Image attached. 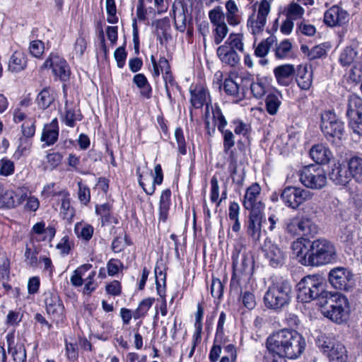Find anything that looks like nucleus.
<instances>
[{"mask_svg": "<svg viewBox=\"0 0 362 362\" xmlns=\"http://www.w3.org/2000/svg\"><path fill=\"white\" fill-rule=\"evenodd\" d=\"M293 253L304 266L320 267L335 262L337 259L334 245L326 239L312 242L298 238L291 245Z\"/></svg>", "mask_w": 362, "mask_h": 362, "instance_id": "f257e3e1", "label": "nucleus"}, {"mask_svg": "<svg viewBox=\"0 0 362 362\" xmlns=\"http://www.w3.org/2000/svg\"><path fill=\"white\" fill-rule=\"evenodd\" d=\"M297 298L302 303L317 300L319 305L327 298L329 291L325 289L322 280L317 276L308 275L303 277L297 284Z\"/></svg>", "mask_w": 362, "mask_h": 362, "instance_id": "f03ea898", "label": "nucleus"}, {"mask_svg": "<svg viewBox=\"0 0 362 362\" xmlns=\"http://www.w3.org/2000/svg\"><path fill=\"white\" fill-rule=\"evenodd\" d=\"M292 286L288 280L282 279L271 284L264 296L265 306L272 310H281L291 300Z\"/></svg>", "mask_w": 362, "mask_h": 362, "instance_id": "7ed1b4c3", "label": "nucleus"}, {"mask_svg": "<svg viewBox=\"0 0 362 362\" xmlns=\"http://www.w3.org/2000/svg\"><path fill=\"white\" fill-rule=\"evenodd\" d=\"M349 304L348 299L344 295L330 292L327 298L323 300L320 305L322 308V313L326 317L341 324L348 317Z\"/></svg>", "mask_w": 362, "mask_h": 362, "instance_id": "20e7f679", "label": "nucleus"}, {"mask_svg": "<svg viewBox=\"0 0 362 362\" xmlns=\"http://www.w3.org/2000/svg\"><path fill=\"white\" fill-rule=\"evenodd\" d=\"M320 128L327 140L340 145L344 133V124L332 111H325L321 115Z\"/></svg>", "mask_w": 362, "mask_h": 362, "instance_id": "39448f33", "label": "nucleus"}, {"mask_svg": "<svg viewBox=\"0 0 362 362\" xmlns=\"http://www.w3.org/2000/svg\"><path fill=\"white\" fill-rule=\"evenodd\" d=\"M233 279H249L252 274L253 260L243 246L235 247L232 254Z\"/></svg>", "mask_w": 362, "mask_h": 362, "instance_id": "423d86ee", "label": "nucleus"}, {"mask_svg": "<svg viewBox=\"0 0 362 362\" xmlns=\"http://www.w3.org/2000/svg\"><path fill=\"white\" fill-rule=\"evenodd\" d=\"M300 182L306 187L320 189L327 185V176L325 170L317 165H309L299 171Z\"/></svg>", "mask_w": 362, "mask_h": 362, "instance_id": "0eeeda50", "label": "nucleus"}, {"mask_svg": "<svg viewBox=\"0 0 362 362\" xmlns=\"http://www.w3.org/2000/svg\"><path fill=\"white\" fill-rule=\"evenodd\" d=\"M288 329H283L270 334L267 339L266 346L272 355V362H287L284 358L288 334Z\"/></svg>", "mask_w": 362, "mask_h": 362, "instance_id": "6e6552de", "label": "nucleus"}, {"mask_svg": "<svg viewBox=\"0 0 362 362\" xmlns=\"http://www.w3.org/2000/svg\"><path fill=\"white\" fill-rule=\"evenodd\" d=\"M285 231L292 236L314 235L317 227L308 216H296L286 221Z\"/></svg>", "mask_w": 362, "mask_h": 362, "instance_id": "1a4fd4ad", "label": "nucleus"}, {"mask_svg": "<svg viewBox=\"0 0 362 362\" xmlns=\"http://www.w3.org/2000/svg\"><path fill=\"white\" fill-rule=\"evenodd\" d=\"M313 194L306 189L288 186L281 192L280 199L284 205L291 209H297L305 202L312 199Z\"/></svg>", "mask_w": 362, "mask_h": 362, "instance_id": "9d476101", "label": "nucleus"}, {"mask_svg": "<svg viewBox=\"0 0 362 362\" xmlns=\"http://www.w3.org/2000/svg\"><path fill=\"white\" fill-rule=\"evenodd\" d=\"M328 279L334 288L341 291H349L356 284L354 274L349 269L342 267L331 269Z\"/></svg>", "mask_w": 362, "mask_h": 362, "instance_id": "9b49d317", "label": "nucleus"}, {"mask_svg": "<svg viewBox=\"0 0 362 362\" xmlns=\"http://www.w3.org/2000/svg\"><path fill=\"white\" fill-rule=\"evenodd\" d=\"M346 115L349 125L356 136V139L361 138V124H362V99L354 93L349 96Z\"/></svg>", "mask_w": 362, "mask_h": 362, "instance_id": "f8f14e48", "label": "nucleus"}, {"mask_svg": "<svg viewBox=\"0 0 362 362\" xmlns=\"http://www.w3.org/2000/svg\"><path fill=\"white\" fill-rule=\"evenodd\" d=\"M271 9V4L267 0H261L259 3L257 15L255 11L249 17L247 27L253 35L261 33L266 25L267 18Z\"/></svg>", "mask_w": 362, "mask_h": 362, "instance_id": "ddd939ff", "label": "nucleus"}, {"mask_svg": "<svg viewBox=\"0 0 362 362\" xmlns=\"http://www.w3.org/2000/svg\"><path fill=\"white\" fill-rule=\"evenodd\" d=\"M262 252L268 264L274 268L281 267L285 262L286 253L284 250L268 238L264 242Z\"/></svg>", "mask_w": 362, "mask_h": 362, "instance_id": "4468645a", "label": "nucleus"}, {"mask_svg": "<svg viewBox=\"0 0 362 362\" xmlns=\"http://www.w3.org/2000/svg\"><path fill=\"white\" fill-rule=\"evenodd\" d=\"M44 303L47 313L57 322L65 319L64 305L56 291H47L44 293Z\"/></svg>", "mask_w": 362, "mask_h": 362, "instance_id": "2eb2a0df", "label": "nucleus"}, {"mask_svg": "<svg viewBox=\"0 0 362 362\" xmlns=\"http://www.w3.org/2000/svg\"><path fill=\"white\" fill-rule=\"evenodd\" d=\"M261 187L257 182L247 188L243 204L250 213H261L264 209V204L260 200Z\"/></svg>", "mask_w": 362, "mask_h": 362, "instance_id": "dca6fc26", "label": "nucleus"}, {"mask_svg": "<svg viewBox=\"0 0 362 362\" xmlns=\"http://www.w3.org/2000/svg\"><path fill=\"white\" fill-rule=\"evenodd\" d=\"M42 67L51 69L53 75L62 81H66L69 78V65L64 59L57 54H51Z\"/></svg>", "mask_w": 362, "mask_h": 362, "instance_id": "f3484780", "label": "nucleus"}, {"mask_svg": "<svg viewBox=\"0 0 362 362\" xmlns=\"http://www.w3.org/2000/svg\"><path fill=\"white\" fill-rule=\"evenodd\" d=\"M306 342L304 337L293 329L288 330L284 358H298L304 351Z\"/></svg>", "mask_w": 362, "mask_h": 362, "instance_id": "a211bd4d", "label": "nucleus"}, {"mask_svg": "<svg viewBox=\"0 0 362 362\" xmlns=\"http://www.w3.org/2000/svg\"><path fill=\"white\" fill-rule=\"evenodd\" d=\"M190 102L194 108H201L206 105L205 116L210 113V107L212 105L208 102L209 93L208 90L202 84L192 85L189 88Z\"/></svg>", "mask_w": 362, "mask_h": 362, "instance_id": "6ab92c4d", "label": "nucleus"}, {"mask_svg": "<svg viewBox=\"0 0 362 362\" xmlns=\"http://www.w3.org/2000/svg\"><path fill=\"white\" fill-rule=\"evenodd\" d=\"M28 197V192L23 188L16 190H6L0 196V204L8 209L15 208L21 204Z\"/></svg>", "mask_w": 362, "mask_h": 362, "instance_id": "aec40b11", "label": "nucleus"}, {"mask_svg": "<svg viewBox=\"0 0 362 362\" xmlns=\"http://www.w3.org/2000/svg\"><path fill=\"white\" fill-rule=\"evenodd\" d=\"M264 215L261 213H250L245 224L246 233L254 242L259 240L262 235V223Z\"/></svg>", "mask_w": 362, "mask_h": 362, "instance_id": "412c9836", "label": "nucleus"}, {"mask_svg": "<svg viewBox=\"0 0 362 362\" xmlns=\"http://www.w3.org/2000/svg\"><path fill=\"white\" fill-rule=\"evenodd\" d=\"M347 12L337 6H333L324 15V22L333 27L344 24L348 21Z\"/></svg>", "mask_w": 362, "mask_h": 362, "instance_id": "4be33fe9", "label": "nucleus"}, {"mask_svg": "<svg viewBox=\"0 0 362 362\" xmlns=\"http://www.w3.org/2000/svg\"><path fill=\"white\" fill-rule=\"evenodd\" d=\"M59 136V126L57 118L47 124H45L41 135V141L44 142V145L52 146L54 144Z\"/></svg>", "mask_w": 362, "mask_h": 362, "instance_id": "5701e85b", "label": "nucleus"}, {"mask_svg": "<svg viewBox=\"0 0 362 362\" xmlns=\"http://www.w3.org/2000/svg\"><path fill=\"white\" fill-rule=\"evenodd\" d=\"M294 73L295 68L291 64L281 65L274 69V74L278 83L284 86H287L291 83Z\"/></svg>", "mask_w": 362, "mask_h": 362, "instance_id": "b1692460", "label": "nucleus"}, {"mask_svg": "<svg viewBox=\"0 0 362 362\" xmlns=\"http://www.w3.org/2000/svg\"><path fill=\"white\" fill-rule=\"evenodd\" d=\"M217 55L220 60L230 66H236L240 62V57L235 50L226 45H223L217 49Z\"/></svg>", "mask_w": 362, "mask_h": 362, "instance_id": "393cba45", "label": "nucleus"}, {"mask_svg": "<svg viewBox=\"0 0 362 362\" xmlns=\"http://www.w3.org/2000/svg\"><path fill=\"white\" fill-rule=\"evenodd\" d=\"M225 93L233 98L235 101H239L245 98V88L239 84L237 80L230 78H226L223 83Z\"/></svg>", "mask_w": 362, "mask_h": 362, "instance_id": "a878e982", "label": "nucleus"}, {"mask_svg": "<svg viewBox=\"0 0 362 362\" xmlns=\"http://www.w3.org/2000/svg\"><path fill=\"white\" fill-rule=\"evenodd\" d=\"M82 115L80 110L76 108L72 104L65 103L64 112L62 115V121L70 127H74L76 122L82 119Z\"/></svg>", "mask_w": 362, "mask_h": 362, "instance_id": "bb28decb", "label": "nucleus"}, {"mask_svg": "<svg viewBox=\"0 0 362 362\" xmlns=\"http://www.w3.org/2000/svg\"><path fill=\"white\" fill-rule=\"evenodd\" d=\"M310 156L317 163L325 164L332 156L330 150L322 144L313 146L310 150Z\"/></svg>", "mask_w": 362, "mask_h": 362, "instance_id": "cd10ccee", "label": "nucleus"}, {"mask_svg": "<svg viewBox=\"0 0 362 362\" xmlns=\"http://www.w3.org/2000/svg\"><path fill=\"white\" fill-rule=\"evenodd\" d=\"M330 180L335 184L345 185L349 182L353 181L350 178V175L344 165H335L329 173Z\"/></svg>", "mask_w": 362, "mask_h": 362, "instance_id": "c85d7f7f", "label": "nucleus"}, {"mask_svg": "<svg viewBox=\"0 0 362 362\" xmlns=\"http://www.w3.org/2000/svg\"><path fill=\"white\" fill-rule=\"evenodd\" d=\"M313 71L308 66L300 65L298 67L296 82L303 90H308L312 85Z\"/></svg>", "mask_w": 362, "mask_h": 362, "instance_id": "c756f323", "label": "nucleus"}, {"mask_svg": "<svg viewBox=\"0 0 362 362\" xmlns=\"http://www.w3.org/2000/svg\"><path fill=\"white\" fill-rule=\"evenodd\" d=\"M155 175L153 178V184L149 187H146L145 184L141 180V174L139 173L137 171V174L139 175V185L143 188L144 191L148 195H152L156 190V185H161L163 180V174L161 165L160 164H157L154 168Z\"/></svg>", "mask_w": 362, "mask_h": 362, "instance_id": "7c9ffc66", "label": "nucleus"}, {"mask_svg": "<svg viewBox=\"0 0 362 362\" xmlns=\"http://www.w3.org/2000/svg\"><path fill=\"white\" fill-rule=\"evenodd\" d=\"M171 191L170 189L163 190L159 202V219L165 222L168 218V211L171 205Z\"/></svg>", "mask_w": 362, "mask_h": 362, "instance_id": "2f4dec72", "label": "nucleus"}, {"mask_svg": "<svg viewBox=\"0 0 362 362\" xmlns=\"http://www.w3.org/2000/svg\"><path fill=\"white\" fill-rule=\"evenodd\" d=\"M27 64L25 54L21 51H16L10 57L8 69L12 72L23 70Z\"/></svg>", "mask_w": 362, "mask_h": 362, "instance_id": "473e14b6", "label": "nucleus"}, {"mask_svg": "<svg viewBox=\"0 0 362 362\" xmlns=\"http://www.w3.org/2000/svg\"><path fill=\"white\" fill-rule=\"evenodd\" d=\"M264 103L267 113L272 116L276 115L281 105V95L279 93H269L266 96Z\"/></svg>", "mask_w": 362, "mask_h": 362, "instance_id": "72a5a7b5", "label": "nucleus"}, {"mask_svg": "<svg viewBox=\"0 0 362 362\" xmlns=\"http://www.w3.org/2000/svg\"><path fill=\"white\" fill-rule=\"evenodd\" d=\"M7 343L8 346V352L11 354L13 361L15 362H25L26 361V351L23 345H18L12 346L13 343V337L8 334Z\"/></svg>", "mask_w": 362, "mask_h": 362, "instance_id": "f704fd0d", "label": "nucleus"}, {"mask_svg": "<svg viewBox=\"0 0 362 362\" xmlns=\"http://www.w3.org/2000/svg\"><path fill=\"white\" fill-rule=\"evenodd\" d=\"M328 357L331 362H346L347 359L346 351L345 346L337 342L332 345L329 351L327 352Z\"/></svg>", "mask_w": 362, "mask_h": 362, "instance_id": "c9c22d12", "label": "nucleus"}, {"mask_svg": "<svg viewBox=\"0 0 362 362\" xmlns=\"http://www.w3.org/2000/svg\"><path fill=\"white\" fill-rule=\"evenodd\" d=\"M269 83L264 78L257 76L256 79L250 83V90L256 98H261L267 92Z\"/></svg>", "mask_w": 362, "mask_h": 362, "instance_id": "e433bc0d", "label": "nucleus"}, {"mask_svg": "<svg viewBox=\"0 0 362 362\" xmlns=\"http://www.w3.org/2000/svg\"><path fill=\"white\" fill-rule=\"evenodd\" d=\"M349 175L352 180L361 184L362 180V159L359 157H353L349 162Z\"/></svg>", "mask_w": 362, "mask_h": 362, "instance_id": "4c0bfd02", "label": "nucleus"}, {"mask_svg": "<svg viewBox=\"0 0 362 362\" xmlns=\"http://www.w3.org/2000/svg\"><path fill=\"white\" fill-rule=\"evenodd\" d=\"M54 100V92L49 88H44L36 99L40 108L45 110L50 106Z\"/></svg>", "mask_w": 362, "mask_h": 362, "instance_id": "58836bf2", "label": "nucleus"}, {"mask_svg": "<svg viewBox=\"0 0 362 362\" xmlns=\"http://www.w3.org/2000/svg\"><path fill=\"white\" fill-rule=\"evenodd\" d=\"M92 268V264H84L78 267L71 276L70 281L74 286L78 287L83 285L86 273Z\"/></svg>", "mask_w": 362, "mask_h": 362, "instance_id": "ea45409f", "label": "nucleus"}, {"mask_svg": "<svg viewBox=\"0 0 362 362\" xmlns=\"http://www.w3.org/2000/svg\"><path fill=\"white\" fill-rule=\"evenodd\" d=\"M228 171L230 175L233 182H236L239 185H242L243 183L244 177L242 175L237 176V156L235 151H230L229 158Z\"/></svg>", "mask_w": 362, "mask_h": 362, "instance_id": "a19ab883", "label": "nucleus"}, {"mask_svg": "<svg viewBox=\"0 0 362 362\" xmlns=\"http://www.w3.org/2000/svg\"><path fill=\"white\" fill-rule=\"evenodd\" d=\"M62 197L60 213L64 219L71 221L75 211L74 208L71 206L69 192H66V193H64V195Z\"/></svg>", "mask_w": 362, "mask_h": 362, "instance_id": "79ce46f5", "label": "nucleus"}, {"mask_svg": "<svg viewBox=\"0 0 362 362\" xmlns=\"http://www.w3.org/2000/svg\"><path fill=\"white\" fill-rule=\"evenodd\" d=\"M151 60L153 65L152 75L154 78H157L159 76V68H161L162 74L170 71V67L168 61L164 57H160L158 62H157L154 56L151 55Z\"/></svg>", "mask_w": 362, "mask_h": 362, "instance_id": "37998d69", "label": "nucleus"}, {"mask_svg": "<svg viewBox=\"0 0 362 362\" xmlns=\"http://www.w3.org/2000/svg\"><path fill=\"white\" fill-rule=\"evenodd\" d=\"M77 237L88 241L93 236L94 229L92 226L83 223H77L74 227Z\"/></svg>", "mask_w": 362, "mask_h": 362, "instance_id": "c03bdc74", "label": "nucleus"}, {"mask_svg": "<svg viewBox=\"0 0 362 362\" xmlns=\"http://www.w3.org/2000/svg\"><path fill=\"white\" fill-rule=\"evenodd\" d=\"M210 110H211L212 112L214 124L217 127L218 131H222V129H224L228 122L223 116L221 108L217 104H215L214 106H211Z\"/></svg>", "mask_w": 362, "mask_h": 362, "instance_id": "a18cd8bd", "label": "nucleus"}, {"mask_svg": "<svg viewBox=\"0 0 362 362\" xmlns=\"http://www.w3.org/2000/svg\"><path fill=\"white\" fill-rule=\"evenodd\" d=\"M154 302L153 298H147L144 299L139 304L138 308L133 313V317L138 320L144 317Z\"/></svg>", "mask_w": 362, "mask_h": 362, "instance_id": "49530a36", "label": "nucleus"}, {"mask_svg": "<svg viewBox=\"0 0 362 362\" xmlns=\"http://www.w3.org/2000/svg\"><path fill=\"white\" fill-rule=\"evenodd\" d=\"M243 38V35L240 33H231L226 41L225 45H228L229 48L233 50L237 49L243 52L244 50Z\"/></svg>", "mask_w": 362, "mask_h": 362, "instance_id": "de8ad7c7", "label": "nucleus"}, {"mask_svg": "<svg viewBox=\"0 0 362 362\" xmlns=\"http://www.w3.org/2000/svg\"><path fill=\"white\" fill-rule=\"evenodd\" d=\"M10 262L6 252L0 247V279L6 280L9 277Z\"/></svg>", "mask_w": 362, "mask_h": 362, "instance_id": "09e8293b", "label": "nucleus"}, {"mask_svg": "<svg viewBox=\"0 0 362 362\" xmlns=\"http://www.w3.org/2000/svg\"><path fill=\"white\" fill-rule=\"evenodd\" d=\"M285 11L286 17L293 21L301 18L305 10L297 3L292 2L287 6Z\"/></svg>", "mask_w": 362, "mask_h": 362, "instance_id": "8fccbe9b", "label": "nucleus"}, {"mask_svg": "<svg viewBox=\"0 0 362 362\" xmlns=\"http://www.w3.org/2000/svg\"><path fill=\"white\" fill-rule=\"evenodd\" d=\"M15 172L14 162L8 158H3L0 160V175L8 177Z\"/></svg>", "mask_w": 362, "mask_h": 362, "instance_id": "3c124183", "label": "nucleus"}, {"mask_svg": "<svg viewBox=\"0 0 362 362\" xmlns=\"http://www.w3.org/2000/svg\"><path fill=\"white\" fill-rule=\"evenodd\" d=\"M292 45L288 40H284L276 45L275 49V56L278 59H284L287 57L291 52Z\"/></svg>", "mask_w": 362, "mask_h": 362, "instance_id": "603ef678", "label": "nucleus"}, {"mask_svg": "<svg viewBox=\"0 0 362 362\" xmlns=\"http://www.w3.org/2000/svg\"><path fill=\"white\" fill-rule=\"evenodd\" d=\"M220 132L223 136V151L230 155V149L235 146V136L230 130L222 129Z\"/></svg>", "mask_w": 362, "mask_h": 362, "instance_id": "864d4df0", "label": "nucleus"}, {"mask_svg": "<svg viewBox=\"0 0 362 362\" xmlns=\"http://www.w3.org/2000/svg\"><path fill=\"white\" fill-rule=\"evenodd\" d=\"M274 42V40L272 37L262 41L255 48V54L258 57H265L268 54L269 48Z\"/></svg>", "mask_w": 362, "mask_h": 362, "instance_id": "5fc2aeb1", "label": "nucleus"}, {"mask_svg": "<svg viewBox=\"0 0 362 362\" xmlns=\"http://www.w3.org/2000/svg\"><path fill=\"white\" fill-rule=\"evenodd\" d=\"M209 18L211 23L215 26L224 23V13L220 6H216L209 12Z\"/></svg>", "mask_w": 362, "mask_h": 362, "instance_id": "6e6d98bb", "label": "nucleus"}, {"mask_svg": "<svg viewBox=\"0 0 362 362\" xmlns=\"http://www.w3.org/2000/svg\"><path fill=\"white\" fill-rule=\"evenodd\" d=\"M356 56V52L352 47H346L341 53L339 62L343 66L351 64Z\"/></svg>", "mask_w": 362, "mask_h": 362, "instance_id": "4d7b16f0", "label": "nucleus"}, {"mask_svg": "<svg viewBox=\"0 0 362 362\" xmlns=\"http://www.w3.org/2000/svg\"><path fill=\"white\" fill-rule=\"evenodd\" d=\"M66 191L65 190H57L55 189V183H49L46 185L42 192L41 194L45 198H48L50 197H62L64 195V193H66Z\"/></svg>", "mask_w": 362, "mask_h": 362, "instance_id": "13d9d810", "label": "nucleus"}, {"mask_svg": "<svg viewBox=\"0 0 362 362\" xmlns=\"http://www.w3.org/2000/svg\"><path fill=\"white\" fill-rule=\"evenodd\" d=\"M214 42L219 45L226 37L228 33V28L226 23L215 25Z\"/></svg>", "mask_w": 362, "mask_h": 362, "instance_id": "bf43d9fd", "label": "nucleus"}, {"mask_svg": "<svg viewBox=\"0 0 362 362\" xmlns=\"http://www.w3.org/2000/svg\"><path fill=\"white\" fill-rule=\"evenodd\" d=\"M204 315V309L201 304H198L197 305V311L195 315V323L194 327L196 331L194 334H196V340L199 339V334H202V318Z\"/></svg>", "mask_w": 362, "mask_h": 362, "instance_id": "052dcab7", "label": "nucleus"}, {"mask_svg": "<svg viewBox=\"0 0 362 362\" xmlns=\"http://www.w3.org/2000/svg\"><path fill=\"white\" fill-rule=\"evenodd\" d=\"M106 10L107 13V22L116 23L118 18L116 16V5L115 0H106Z\"/></svg>", "mask_w": 362, "mask_h": 362, "instance_id": "680f3d73", "label": "nucleus"}, {"mask_svg": "<svg viewBox=\"0 0 362 362\" xmlns=\"http://www.w3.org/2000/svg\"><path fill=\"white\" fill-rule=\"evenodd\" d=\"M211 293L215 298L220 299L223 293V285L219 279H213L211 284Z\"/></svg>", "mask_w": 362, "mask_h": 362, "instance_id": "e2e57ef3", "label": "nucleus"}, {"mask_svg": "<svg viewBox=\"0 0 362 362\" xmlns=\"http://www.w3.org/2000/svg\"><path fill=\"white\" fill-rule=\"evenodd\" d=\"M44 42L41 40H33L30 44V52L35 57H40L44 52Z\"/></svg>", "mask_w": 362, "mask_h": 362, "instance_id": "0e129e2a", "label": "nucleus"}, {"mask_svg": "<svg viewBox=\"0 0 362 362\" xmlns=\"http://www.w3.org/2000/svg\"><path fill=\"white\" fill-rule=\"evenodd\" d=\"M78 197L80 202L83 204H87L90 202V194L89 188L83 185L81 182L78 183Z\"/></svg>", "mask_w": 362, "mask_h": 362, "instance_id": "69168bd1", "label": "nucleus"}, {"mask_svg": "<svg viewBox=\"0 0 362 362\" xmlns=\"http://www.w3.org/2000/svg\"><path fill=\"white\" fill-rule=\"evenodd\" d=\"M175 136L176 141L177 144L179 152L182 155L186 154V153H187L186 143H185V136L183 134V131L181 128L178 127L175 129Z\"/></svg>", "mask_w": 362, "mask_h": 362, "instance_id": "338daca9", "label": "nucleus"}, {"mask_svg": "<svg viewBox=\"0 0 362 362\" xmlns=\"http://www.w3.org/2000/svg\"><path fill=\"white\" fill-rule=\"evenodd\" d=\"M123 267V264L119 259H111L107 264V274L113 276L118 274L120 269Z\"/></svg>", "mask_w": 362, "mask_h": 362, "instance_id": "774afa93", "label": "nucleus"}]
</instances>
